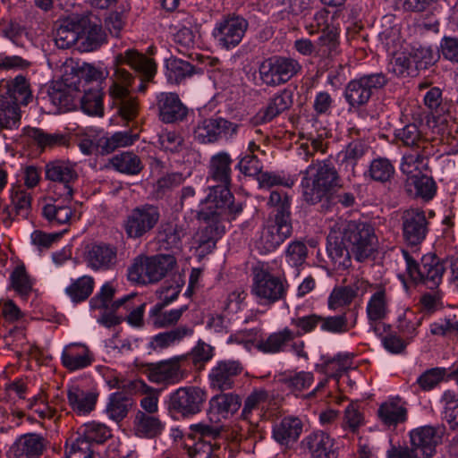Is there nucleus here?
Wrapping results in <instances>:
<instances>
[{"instance_id":"1","label":"nucleus","mask_w":458,"mask_h":458,"mask_svg":"<svg viewBox=\"0 0 458 458\" xmlns=\"http://www.w3.org/2000/svg\"><path fill=\"white\" fill-rule=\"evenodd\" d=\"M233 159L227 152L221 151L212 156L208 166V179L218 182V185L211 186L206 198L209 204V214L212 221L216 217L228 213L237 215L242 212V204H234L233 196L230 191Z\"/></svg>"},{"instance_id":"2","label":"nucleus","mask_w":458,"mask_h":458,"mask_svg":"<svg viewBox=\"0 0 458 458\" xmlns=\"http://www.w3.org/2000/svg\"><path fill=\"white\" fill-rule=\"evenodd\" d=\"M341 186L339 174L329 158L312 160L306 168L301 179L302 196L311 205L327 198L336 188Z\"/></svg>"},{"instance_id":"3","label":"nucleus","mask_w":458,"mask_h":458,"mask_svg":"<svg viewBox=\"0 0 458 458\" xmlns=\"http://www.w3.org/2000/svg\"><path fill=\"white\" fill-rule=\"evenodd\" d=\"M358 261L367 259L377 249V237L374 227L367 222L339 219L335 222Z\"/></svg>"},{"instance_id":"4","label":"nucleus","mask_w":458,"mask_h":458,"mask_svg":"<svg viewBox=\"0 0 458 458\" xmlns=\"http://www.w3.org/2000/svg\"><path fill=\"white\" fill-rule=\"evenodd\" d=\"M176 265V259L169 254L138 256L128 269L130 281L148 284L159 282Z\"/></svg>"},{"instance_id":"5","label":"nucleus","mask_w":458,"mask_h":458,"mask_svg":"<svg viewBox=\"0 0 458 458\" xmlns=\"http://www.w3.org/2000/svg\"><path fill=\"white\" fill-rule=\"evenodd\" d=\"M407 272L414 283H421L428 289L435 290L442 282L445 266L435 254L429 253L421 258L419 264L406 250H403Z\"/></svg>"},{"instance_id":"6","label":"nucleus","mask_w":458,"mask_h":458,"mask_svg":"<svg viewBox=\"0 0 458 458\" xmlns=\"http://www.w3.org/2000/svg\"><path fill=\"white\" fill-rule=\"evenodd\" d=\"M288 284L279 276L272 275L263 266L253 268L251 293L262 305H272L285 298Z\"/></svg>"},{"instance_id":"7","label":"nucleus","mask_w":458,"mask_h":458,"mask_svg":"<svg viewBox=\"0 0 458 458\" xmlns=\"http://www.w3.org/2000/svg\"><path fill=\"white\" fill-rule=\"evenodd\" d=\"M207 398L206 390L199 386H182L170 394L167 408L183 419L191 418L202 411Z\"/></svg>"},{"instance_id":"8","label":"nucleus","mask_w":458,"mask_h":458,"mask_svg":"<svg viewBox=\"0 0 458 458\" xmlns=\"http://www.w3.org/2000/svg\"><path fill=\"white\" fill-rule=\"evenodd\" d=\"M388 83L383 72L364 74L350 81L344 89V98L352 108H360L368 104L374 91L383 89Z\"/></svg>"},{"instance_id":"9","label":"nucleus","mask_w":458,"mask_h":458,"mask_svg":"<svg viewBox=\"0 0 458 458\" xmlns=\"http://www.w3.org/2000/svg\"><path fill=\"white\" fill-rule=\"evenodd\" d=\"M301 70L294 58L275 55L265 59L259 67V78L264 84L276 87L289 81Z\"/></svg>"},{"instance_id":"10","label":"nucleus","mask_w":458,"mask_h":458,"mask_svg":"<svg viewBox=\"0 0 458 458\" xmlns=\"http://www.w3.org/2000/svg\"><path fill=\"white\" fill-rule=\"evenodd\" d=\"M133 79L132 74L124 68H115L109 88L110 97L119 105L120 115L127 121L134 119L139 112L137 98L129 96V88Z\"/></svg>"},{"instance_id":"11","label":"nucleus","mask_w":458,"mask_h":458,"mask_svg":"<svg viewBox=\"0 0 458 458\" xmlns=\"http://www.w3.org/2000/svg\"><path fill=\"white\" fill-rule=\"evenodd\" d=\"M160 219L158 207L143 204L132 208L123 222L127 238L138 240L151 232Z\"/></svg>"},{"instance_id":"12","label":"nucleus","mask_w":458,"mask_h":458,"mask_svg":"<svg viewBox=\"0 0 458 458\" xmlns=\"http://www.w3.org/2000/svg\"><path fill=\"white\" fill-rule=\"evenodd\" d=\"M45 176L46 179L55 182L56 195L64 198V200H72L73 187L79 178L75 163L62 159L48 162L45 166Z\"/></svg>"},{"instance_id":"13","label":"nucleus","mask_w":458,"mask_h":458,"mask_svg":"<svg viewBox=\"0 0 458 458\" xmlns=\"http://www.w3.org/2000/svg\"><path fill=\"white\" fill-rule=\"evenodd\" d=\"M293 233L291 216L275 215L269 217L267 225L263 227L259 238L255 242V247L260 254H267L274 251Z\"/></svg>"},{"instance_id":"14","label":"nucleus","mask_w":458,"mask_h":458,"mask_svg":"<svg viewBox=\"0 0 458 458\" xmlns=\"http://www.w3.org/2000/svg\"><path fill=\"white\" fill-rule=\"evenodd\" d=\"M81 76L79 72H71L54 81L49 89L50 101L60 112H68L76 107L75 99L80 91Z\"/></svg>"},{"instance_id":"15","label":"nucleus","mask_w":458,"mask_h":458,"mask_svg":"<svg viewBox=\"0 0 458 458\" xmlns=\"http://www.w3.org/2000/svg\"><path fill=\"white\" fill-rule=\"evenodd\" d=\"M186 360L184 355L145 365L144 373L148 380L157 385H174L184 378L182 363Z\"/></svg>"},{"instance_id":"16","label":"nucleus","mask_w":458,"mask_h":458,"mask_svg":"<svg viewBox=\"0 0 458 458\" xmlns=\"http://www.w3.org/2000/svg\"><path fill=\"white\" fill-rule=\"evenodd\" d=\"M240 125L222 117L206 118L194 128V139L202 144H210L222 138H232L237 134Z\"/></svg>"},{"instance_id":"17","label":"nucleus","mask_w":458,"mask_h":458,"mask_svg":"<svg viewBox=\"0 0 458 458\" xmlns=\"http://www.w3.org/2000/svg\"><path fill=\"white\" fill-rule=\"evenodd\" d=\"M248 28V21L234 14H229L218 21L212 35L223 48H233L240 44Z\"/></svg>"},{"instance_id":"18","label":"nucleus","mask_w":458,"mask_h":458,"mask_svg":"<svg viewBox=\"0 0 458 458\" xmlns=\"http://www.w3.org/2000/svg\"><path fill=\"white\" fill-rule=\"evenodd\" d=\"M124 64L129 65L140 74V84L137 90L138 92H145L147 83L151 81L156 74V63L134 49H128L124 53L118 54L114 58L116 68H122L121 66Z\"/></svg>"},{"instance_id":"19","label":"nucleus","mask_w":458,"mask_h":458,"mask_svg":"<svg viewBox=\"0 0 458 458\" xmlns=\"http://www.w3.org/2000/svg\"><path fill=\"white\" fill-rule=\"evenodd\" d=\"M445 428L442 426H423L411 431V446L420 458H431L436 453V447L442 441Z\"/></svg>"},{"instance_id":"20","label":"nucleus","mask_w":458,"mask_h":458,"mask_svg":"<svg viewBox=\"0 0 458 458\" xmlns=\"http://www.w3.org/2000/svg\"><path fill=\"white\" fill-rule=\"evenodd\" d=\"M243 366L238 360H225L218 361L208 374L209 386L215 391L231 390L236 377L242 372Z\"/></svg>"},{"instance_id":"21","label":"nucleus","mask_w":458,"mask_h":458,"mask_svg":"<svg viewBox=\"0 0 458 458\" xmlns=\"http://www.w3.org/2000/svg\"><path fill=\"white\" fill-rule=\"evenodd\" d=\"M403 233L409 245L420 244L428 232V222L425 212L419 208H410L402 216Z\"/></svg>"},{"instance_id":"22","label":"nucleus","mask_w":458,"mask_h":458,"mask_svg":"<svg viewBox=\"0 0 458 458\" xmlns=\"http://www.w3.org/2000/svg\"><path fill=\"white\" fill-rule=\"evenodd\" d=\"M301 448L307 451L310 458H337L335 439L322 430L306 436L301 442Z\"/></svg>"},{"instance_id":"23","label":"nucleus","mask_w":458,"mask_h":458,"mask_svg":"<svg viewBox=\"0 0 458 458\" xmlns=\"http://www.w3.org/2000/svg\"><path fill=\"white\" fill-rule=\"evenodd\" d=\"M117 259V248L109 243H93L88 247L85 260L94 270H107L113 267Z\"/></svg>"},{"instance_id":"24","label":"nucleus","mask_w":458,"mask_h":458,"mask_svg":"<svg viewBox=\"0 0 458 458\" xmlns=\"http://www.w3.org/2000/svg\"><path fill=\"white\" fill-rule=\"evenodd\" d=\"M157 107L160 120L166 123L183 120L188 113L175 93L161 92L157 96Z\"/></svg>"},{"instance_id":"25","label":"nucleus","mask_w":458,"mask_h":458,"mask_svg":"<svg viewBox=\"0 0 458 458\" xmlns=\"http://www.w3.org/2000/svg\"><path fill=\"white\" fill-rule=\"evenodd\" d=\"M1 97L8 96V100L19 105L27 106L32 99V91L28 80L18 75L14 79L2 80L0 82Z\"/></svg>"},{"instance_id":"26","label":"nucleus","mask_w":458,"mask_h":458,"mask_svg":"<svg viewBox=\"0 0 458 458\" xmlns=\"http://www.w3.org/2000/svg\"><path fill=\"white\" fill-rule=\"evenodd\" d=\"M61 360L64 368L74 371L90 366L94 357L89 347L85 344H71L64 347Z\"/></svg>"},{"instance_id":"27","label":"nucleus","mask_w":458,"mask_h":458,"mask_svg":"<svg viewBox=\"0 0 458 458\" xmlns=\"http://www.w3.org/2000/svg\"><path fill=\"white\" fill-rule=\"evenodd\" d=\"M293 104V92L284 89L271 98L264 109L259 111L256 119L259 123H266L288 110Z\"/></svg>"},{"instance_id":"28","label":"nucleus","mask_w":458,"mask_h":458,"mask_svg":"<svg viewBox=\"0 0 458 458\" xmlns=\"http://www.w3.org/2000/svg\"><path fill=\"white\" fill-rule=\"evenodd\" d=\"M327 251L338 267H346L350 264L351 255L352 250L348 246L347 242L344 240L343 234L336 229L335 223L330 227V232L327 235Z\"/></svg>"},{"instance_id":"29","label":"nucleus","mask_w":458,"mask_h":458,"mask_svg":"<svg viewBox=\"0 0 458 458\" xmlns=\"http://www.w3.org/2000/svg\"><path fill=\"white\" fill-rule=\"evenodd\" d=\"M371 293L367 303L366 313L370 325H375L374 330L377 331V323L386 319L390 312V300L386 289L381 285L376 286Z\"/></svg>"},{"instance_id":"30","label":"nucleus","mask_w":458,"mask_h":458,"mask_svg":"<svg viewBox=\"0 0 458 458\" xmlns=\"http://www.w3.org/2000/svg\"><path fill=\"white\" fill-rule=\"evenodd\" d=\"M71 203L59 196L43 207L42 214L51 225H67L74 216Z\"/></svg>"},{"instance_id":"31","label":"nucleus","mask_w":458,"mask_h":458,"mask_svg":"<svg viewBox=\"0 0 458 458\" xmlns=\"http://www.w3.org/2000/svg\"><path fill=\"white\" fill-rule=\"evenodd\" d=\"M302 431V422L299 418L285 417L273 428L274 439L282 445L295 443Z\"/></svg>"},{"instance_id":"32","label":"nucleus","mask_w":458,"mask_h":458,"mask_svg":"<svg viewBox=\"0 0 458 458\" xmlns=\"http://www.w3.org/2000/svg\"><path fill=\"white\" fill-rule=\"evenodd\" d=\"M404 187L411 197L421 198L425 200L431 199L437 189L434 180L422 174L421 172L408 176Z\"/></svg>"},{"instance_id":"33","label":"nucleus","mask_w":458,"mask_h":458,"mask_svg":"<svg viewBox=\"0 0 458 458\" xmlns=\"http://www.w3.org/2000/svg\"><path fill=\"white\" fill-rule=\"evenodd\" d=\"M47 440L38 434L30 433L22 436L16 443V458H39L46 450Z\"/></svg>"},{"instance_id":"34","label":"nucleus","mask_w":458,"mask_h":458,"mask_svg":"<svg viewBox=\"0 0 458 458\" xmlns=\"http://www.w3.org/2000/svg\"><path fill=\"white\" fill-rule=\"evenodd\" d=\"M279 381L292 394L298 395L308 390L314 383V374L310 371L291 370L283 373Z\"/></svg>"},{"instance_id":"35","label":"nucleus","mask_w":458,"mask_h":458,"mask_svg":"<svg viewBox=\"0 0 458 458\" xmlns=\"http://www.w3.org/2000/svg\"><path fill=\"white\" fill-rule=\"evenodd\" d=\"M67 398L70 406L76 413L85 415L95 409L98 395L72 386L68 390Z\"/></svg>"},{"instance_id":"36","label":"nucleus","mask_w":458,"mask_h":458,"mask_svg":"<svg viewBox=\"0 0 458 458\" xmlns=\"http://www.w3.org/2000/svg\"><path fill=\"white\" fill-rule=\"evenodd\" d=\"M165 307L156 304L149 310L148 323L155 328H165L175 325L188 309L187 306H182L180 309L164 310Z\"/></svg>"},{"instance_id":"37","label":"nucleus","mask_w":458,"mask_h":458,"mask_svg":"<svg viewBox=\"0 0 458 458\" xmlns=\"http://www.w3.org/2000/svg\"><path fill=\"white\" fill-rule=\"evenodd\" d=\"M294 338V332L288 327H284L269 335L266 339L259 341L256 346L262 352L276 353L283 352L286 344Z\"/></svg>"},{"instance_id":"38","label":"nucleus","mask_w":458,"mask_h":458,"mask_svg":"<svg viewBox=\"0 0 458 458\" xmlns=\"http://www.w3.org/2000/svg\"><path fill=\"white\" fill-rule=\"evenodd\" d=\"M164 424L155 416L139 411L134 420V430L141 437H155L161 434Z\"/></svg>"},{"instance_id":"39","label":"nucleus","mask_w":458,"mask_h":458,"mask_svg":"<svg viewBox=\"0 0 458 458\" xmlns=\"http://www.w3.org/2000/svg\"><path fill=\"white\" fill-rule=\"evenodd\" d=\"M394 173L395 169L391 160L386 157H377L370 162L364 175L374 182L386 183L394 178Z\"/></svg>"},{"instance_id":"40","label":"nucleus","mask_w":458,"mask_h":458,"mask_svg":"<svg viewBox=\"0 0 458 458\" xmlns=\"http://www.w3.org/2000/svg\"><path fill=\"white\" fill-rule=\"evenodd\" d=\"M193 330L186 326L178 327L170 331L159 333L152 337L150 347L153 350H163L191 335Z\"/></svg>"},{"instance_id":"41","label":"nucleus","mask_w":458,"mask_h":458,"mask_svg":"<svg viewBox=\"0 0 458 458\" xmlns=\"http://www.w3.org/2000/svg\"><path fill=\"white\" fill-rule=\"evenodd\" d=\"M186 234L185 230L173 223L162 224L157 233V242L164 249L179 248L182 239Z\"/></svg>"},{"instance_id":"42","label":"nucleus","mask_w":458,"mask_h":458,"mask_svg":"<svg viewBox=\"0 0 458 458\" xmlns=\"http://www.w3.org/2000/svg\"><path fill=\"white\" fill-rule=\"evenodd\" d=\"M339 32L334 27L326 26L316 46L317 55L321 57H332L338 54Z\"/></svg>"},{"instance_id":"43","label":"nucleus","mask_w":458,"mask_h":458,"mask_svg":"<svg viewBox=\"0 0 458 458\" xmlns=\"http://www.w3.org/2000/svg\"><path fill=\"white\" fill-rule=\"evenodd\" d=\"M369 148V144L363 140L358 139L351 141L343 152L344 157L341 165H344L350 174L354 176L358 160L368 152Z\"/></svg>"},{"instance_id":"44","label":"nucleus","mask_w":458,"mask_h":458,"mask_svg":"<svg viewBox=\"0 0 458 458\" xmlns=\"http://www.w3.org/2000/svg\"><path fill=\"white\" fill-rule=\"evenodd\" d=\"M131 405L132 402L128 396L116 392L110 395L106 407V413L110 420L120 422L127 416Z\"/></svg>"},{"instance_id":"45","label":"nucleus","mask_w":458,"mask_h":458,"mask_svg":"<svg viewBox=\"0 0 458 458\" xmlns=\"http://www.w3.org/2000/svg\"><path fill=\"white\" fill-rule=\"evenodd\" d=\"M377 412L380 420L387 426H396L407 419V409L397 400L384 403Z\"/></svg>"},{"instance_id":"46","label":"nucleus","mask_w":458,"mask_h":458,"mask_svg":"<svg viewBox=\"0 0 458 458\" xmlns=\"http://www.w3.org/2000/svg\"><path fill=\"white\" fill-rule=\"evenodd\" d=\"M81 108L89 115L103 116V92L98 85L85 89L81 98Z\"/></svg>"},{"instance_id":"47","label":"nucleus","mask_w":458,"mask_h":458,"mask_svg":"<svg viewBox=\"0 0 458 458\" xmlns=\"http://www.w3.org/2000/svg\"><path fill=\"white\" fill-rule=\"evenodd\" d=\"M81 29V25L69 21H64L59 24L55 34L57 47L67 49L72 47L80 38Z\"/></svg>"},{"instance_id":"48","label":"nucleus","mask_w":458,"mask_h":458,"mask_svg":"<svg viewBox=\"0 0 458 458\" xmlns=\"http://www.w3.org/2000/svg\"><path fill=\"white\" fill-rule=\"evenodd\" d=\"M136 140L137 135H132L128 131H119L109 137H101L98 140V147L100 154H109L118 148L132 145Z\"/></svg>"},{"instance_id":"49","label":"nucleus","mask_w":458,"mask_h":458,"mask_svg":"<svg viewBox=\"0 0 458 458\" xmlns=\"http://www.w3.org/2000/svg\"><path fill=\"white\" fill-rule=\"evenodd\" d=\"M26 135L42 148L65 146L69 142L67 135L62 133H47L38 128H28Z\"/></svg>"},{"instance_id":"50","label":"nucleus","mask_w":458,"mask_h":458,"mask_svg":"<svg viewBox=\"0 0 458 458\" xmlns=\"http://www.w3.org/2000/svg\"><path fill=\"white\" fill-rule=\"evenodd\" d=\"M79 435L91 445L93 444L101 445L112 437V430L103 423L91 421L81 427Z\"/></svg>"},{"instance_id":"51","label":"nucleus","mask_w":458,"mask_h":458,"mask_svg":"<svg viewBox=\"0 0 458 458\" xmlns=\"http://www.w3.org/2000/svg\"><path fill=\"white\" fill-rule=\"evenodd\" d=\"M111 165L126 174H138L143 169L140 158L132 152H123L110 159Z\"/></svg>"},{"instance_id":"52","label":"nucleus","mask_w":458,"mask_h":458,"mask_svg":"<svg viewBox=\"0 0 458 458\" xmlns=\"http://www.w3.org/2000/svg\"><path fill=\"white\" fill-rule=\"evenodd\" d=\"M226 453V445L222 446L219 443L210 440H199L189 450L191 458H225Z\"/></svg>"},{"instance_id":"53","label":"nucleus","mask_w":458,"mask_h":458,"mask_svg":"<svg viewBox=\"0 0 458 458\" xmlns=\"http://www.w3.org/2000/svg\"><path fill=\"white\" fill-rule=\"evenodd\" d=\"M136 296V294H128L121 299H118L112 302V310H118L120 308H124L126 311H130L126 317L127 322L132 327H140L143 326V315L145 310V303L139 305L134 308L131 304V301Z\"/></svg>"},{"instance_id":"54","label":"nucleus","mask_w":458,"mask_h":458,"mask_svg":"<svg viewBox=\"0 0 458 458\" xmlns=\"http://www.w3.org/2000/svg\"><path fill=\"white\" fill-rule=\"evenodd\" d=\"M242 401L238 394L229 393L213 396L209 401L210 409L224 417L235 413L241 407Z\"/></svg>"},{"instance_id":"55","label":"nucleus","mask_w":458,"mask_h":458,"mask_svg":"<svg viewBox=\"0 0 458 458\" xmlns=\"http://www.w3.org/2000/svg\"><path fill=\"white\" fill-rule=\"evenodd\" d=\"M268 392L263 388L253 390L245 399L242 416L244 420H250L252 414L262 411L268 404Z\"/></svg>"},{"instance_id":"56","label":"nucleus","mask_w":458,"mask_h":458,"mask_svg":"<svg viewBox=\"0 0 458 458\" xmlns=\"http://www.w3.org/2000/svg\"><path fill=\"white\" fill-rule=\"evenodd\" d=\"M94 279L89 276H83L73 281L66 289V294L74 302L87 300L94 289Z\"/></svg>"},{"instance_id":"57","label":"nucleus","mask_w":458,"mask_h":458,"mask_svg":"<svg viewBox=\"0 0 458 458\" xmlns=\"http://www.w3.org/2000/svg\"><path fill=\"white\" fill-rule=\"evenodd\" d=\"M356 324V318L350 323L347 318V312L336 316L322 317L320 316L319 327L321 330L332 334H344Z\"/></svg>"},{"instance_id":"58","label":"nucleus","mask_w":458,"mask_h":458,"mask_svg":"<svg viewBox=\"0 0 458 458\" xmlns=\"http://www.w3.org/2000/svg\"><path fill=\"white\" fill-rule=\"evenodd\" d=\"M106 382L111 389H122L128 394L148 393L151 387L143 380H126L117 375H110L106 377Z\"/></svg>"},{"instance_id":"59","label":"nucleus","mask_w":458,"mask_h":458,"mask_svg":"<svg viewBox=\"0 0 458 458\" xmlns=\"http://www.w3.org/2000/svg\"><path fill=\"white\" fill-rule=\"evenodd\" d=\"M395 139L401 141L404 146L423 148L426 143L422 132L415 123H409L394 132Z\"/></svg>"},{"instance_id":"60","label":"nucleus","mask_w":458,"mask_h":458,"mask_svg":"<svg viewBox=\"0 0 458 458\" xmlns=\"http://www.w3.org/2000/svg\"><path fill=\"white\" fill-rule=\"evenodd\" d=\"M84 45L88 50H94L100 47L105 39L106 35L102 30V27L97 23H93L90 21H84L81 25Z\"/></svg>"},{"instance_id":"61","label":"nucleus","mask_w":458,"mask_h":458,"mask_svg":"<svg viewBox=\"0 0 458 458\" xmlns=\"http://www.w3.org/2000/svg\"><path fill=\"white\" fill-rule=\"evenodd\" d=\"M166 68L168 80L174 83H180L194 73V67L190 63L177 58L168 60Z\"/></svg>"},{"instance_id":"62","label":"nucleus","mask_w":458,"mask_h":458,"mask_svg":"<svg viewBox=\"0 0 458 458\" xmlns=\"http://www.w3.org/2000/svg\"><path fill=\"white\" fill-rule=\"evenodd\" d=\"M441 402L444 403V420L452 429L458 430V396L447 390L444 393Z\"/></svg>"},{"instance_id":"63","label":"nucleus","mask_w":458,"mask_h":458,"mask_svg":"<svg viewBox=\"0 0 458 458\" xmlns=\"http://www.w3.org/2000/svg\"><path fill=\"white\" fill-rule=\"evenodd\" d=\"M11 285L22 298H26L32 291V282L23 266L17 267L11 274Z\"/></svg>"},{"instance_id":"64","label":"nucleus","mask_w":458,"mask_h":458,"mask_svg":"<svg viewBox=\"0 0 458 458\" xmlns=\"http://www.w3.org/2000/svg\"><path fill=\"white\" fill-rule=\"evenodd\" d=\"M65 455L66 458H100L92 445L80 435L66 446Z\"/></svg>"}]
</instances>
